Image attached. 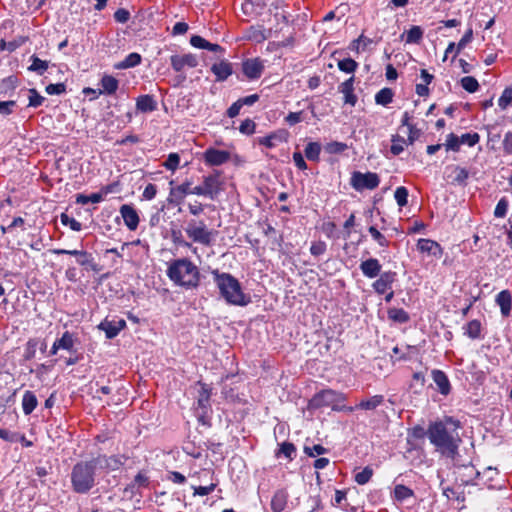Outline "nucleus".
<instances>
[{
	"label": "nucleus",
	"instance_id": "1",
	"mask_svg": "<svg viewBox=\"0 0 512 512\" xmlns=\"http://www.w3.org/2000/svg\"><path fill=\"white\" fill-rule=\"evenodd\" d=\"M458 428V422L452 418H446L444 421L431 423L427 430V437L438 452L445 457L454 459L461 443L457 432Z\"/></svg>",
	"mask_w": 512,
	"mask_h": 512
},
{
	"label": "nucleus",
	"instance_id": "2",
	"mask_svg": "<svg viewBox=\"0 0 512 512\" xmlns=\"http://www.w3.org/2000/svg\"><path fill=\"white\" fill-rule=\"evenodd\" d=\"M212 276L220 295L228 304L246 306L250 303V297L243 292L240 282L233 275L213 270Z\"/></svg>",
	"mask_w": 512,
	"mask_h": 512
},
{
	"label": "nucleus",
	"instance_id": "3",
	"mask_svg": "<svg viewBox=\"0 0 512 512\" xmlns=\"http://www.w3.org/2000/svg\"><path fill=\"white\" fill-rule=\"evenodd\" d=\"M166 274L175 285L186 289L195 288L199 284V269L187 258L171 261Z\"/></svg>",
	"mask_w": 512,
	"mask_h": 512
},
{
	"label": "nucleus",
	"instance_id": "4",
	"mask_svg": "<svg viewBox=\"0 0 512 512\" xmlns=\"http://www.w3.org/2000/svg\"><path fill=\"white\" fill-rule=\"evenodd\" d=\"M96 471L97 468L92 459L76 463L71 471L73 490L80 494L89 492L96 484Z\"/></svg>",
	"mask_w": 512,
	"mask_h": 512
},
{
	"label": "nucleus",
	"instance_id": "5",
	"mask_svg": "<svg viewBox=\"0 0 512 512\" xmlns=\"http://www.w3.org/2000/svg\"><path fill=\"white\" fill-rule=\"evenodd\" d=\"M184 231L192 242L206 247L213 244L216 236V231L209 229L203 220H190Z\"/></svg>",
	"mask_w": 512,
	"mask_h": 512
},
{
	"label": "nucleus",
	"instance_id": "6",
	"mask_svg": "<svg viewBox=\"0 0 512 512\" xmlns=\"http://www.w3.org/2000/svg\"><path fill=\"white\" fill-rule=\"evenodd\" d=\"M199 390H198V398H197V407H196V414L198 417V420L202 424H206V418L208 417V413L211 411V404H210V396H211V389L208 387V385L198 382Z\"/></svg>",
	"mask_w": 512,
	"mask_h": 512
},
{
	"label": "nucleus",
	"instance_id": "7",
	"mask_svg": "<svg viewBox=\"0 0 512 512\" xmlns=\"http://www.w3.org/2000/svg\"><path fill=\"white\" fill-rule=\"evenodd\" d=\"M379 183V176L374 172L362 173L356 171L351 177V186L357 191H363L364 189L373 190L378 187Z\"/></svg>",
	"mask_w": 512,
	"mask_h": 512
},
{
	"label": "nucleus",
	"instance_id": "8",
	"mask_svg": "<svg viewBox=\"0 0 512 512\" xmlns=\"http://www.w3.org/2000/svg\"><path fill=\"white\" fill-rule=\"evenodd\" d=\"M344 399L343 394L338 393L336 391L327 389L322 390L313 396V398L309 401V407L312 409H318L321 407H333L336 403L342 401Z\"/></svg>",
	"mask_w": 512,
	"mask_h": 512
},
{
	"label": "nucleus",
	"instance_id": "9",
	"mask_svg": "<svg viewBox=\"0 0 512 512\" xmlns=\"http://www.w3.org/2000/svg\"><path fill=\"white\" fill-rule=\"evenodd\" d=\"M94 465L97 470H105V471H115L118 470L126 460L123 456H106L99 455L95 458H92Z\"/></svg>",
	"mask_w": 512,
	"mask_h": 512
},
{
	"label": "nucleus",
	"instance_id": "10",
	"mask_svg": "<svg viewBox=\"0 0 512 512\" xmlns=\"http://www.w3.org/2000/svg\"><path fill=\"white\" fill-rule=\"evenodd\" d=\"M264 67V61L258 57L247 59L242 63L243 74L250 80L260 78Z\"/></svg>",
	"mask_w": 512,
	"mask_h": 512
},
{
	"label": "nucleus",
	"instance_id": "11",
	"mask_svg": "<svg viewBox=\"0 0 512 512\" xmlns=\"http://www.w3.org/2000/svg\"><path fill=\"white\" fill-rule=\"evenodd\" d=\"M396 272L385 271L379 275V278L372 284L373 289L378 294H385L392 289V284L396 280Z\"/></svg>",
	"mask_w": 512,
	"mask_h": 512
},
{
	"label": "nucleus",
	"instance_id": "12",
	"mask_svg": "<svg viewBox=\"0 0 512 512\" xmlns=\"http://www.w3.org/2000/svg\"><path fill=\"white\" fill-rule=\"evenodd\" d=\"M170 62L176 72L182 71L185 67L194 68L198 65L197 57L193 54L172 55Z\"/></svg>",
	"mask_w": 512,
	"mask_h": 512
},
{
	"label": "nucleus",
	"instance_id": "13",
	"mask_svg": "<svg viewBox=\"0 0 512 512\" xmlns=\"http://www.w3.org/2000/svg\"><path fill=\"white\" fill-rule=\"evenodd\" d=\"M230 159L229 152L225 150H218L215 148H208L204 152V160L210 166H219L226 163Z\"/></svg>",
	"mask_w": 512,
	"mask_h": 512
},
{
	"label": "nucleus",
	"instance_id": "14",
	"mask_svg": "<svg viewBox=\"0 0 512 512\" xmlns=\"http://www.w3.org/2000/svg\"><path fill=\"white\" fill-rule=\"evenodd\" d=\"M120 214L129 230L134 231L137 229L140 219L136 209L133 206L129 204H123L120 207Z\"/></svg>",
	"mask_w": 512,
	"mask_h": 512
},
{
	"label": "nucleus",
	"instance_id": "15",
	"mask_svg": "<svg viewBox=\"0 0 512 512\" xmlns=\"http://www.w3.org/2000/svg\"><path fill=\"white\" fill-rule=\"evenodd\" d=\"M417 248L422 253H427L437 259L441 258L443 250L434 240L421 238L418 240Z\"/></svg>",
	"mask_w": 512,
	"mask_h": 512
},
{
	"label": "nucleus",
	"instance_id": "16",
	"mask_svg": "<svg viewBox=\"0 0 512 512\" xmlns=\"http://www.w3.org/2000/svg\"><path fill=\"white\" fill-rule=\"evenodd\" d=\"M381 264L376 258H369L362 261L360 264V270L362 274L370 279H373L381 274Z\"/></svg>",
	"mask_w": 512,
	"mask_h": 512
},
{
	"label": "nucleus",
	"instance_id": "17",
	"mask_svg": "<svg viewBox=\"0 0 512 512\" xmlns=\"http://www.w3.org/2000/svg\"><path fill=\"white\" fill-rule=\"evenodd\" d=\"M126 323L124 320L119 321H102L98 328L105 332L106 338L113 339L115 338L119 332L125 327Z\"/></svg>",
	"mask_w": 512,
	"mask_h": 512
},
{
	"label": "nucleus",
	"instance_id": "18",
	"mask_svg": "<svg viewBox=\"0 0 512 512\" xmlns=\"http://www.w3.org/2000/svg\"><path fill=\"white\" fill-rule=\"evenodd\" d=\"M211 71L216 76V81L222 82L232 75L233 68L230 62L223 60L218 63H214L211 66Z\"/></svg>",
	"mask_w": 512,
	"mask_h": 512
},
{
	"label": "nucleus",
	"instance_id": "19",
	"mask_svg": "<svg viewBox=\"0 0 512 512\" xmlns=\"http://www.w3.org/2000/svg\"><path fill=\"white\" fill-rule=\"evenodd\" d=\"M339 91L344 95V103L355 106L357 96L354 94V76L339 85Z\"/></svg>",
	"mask_w": 512,
	"mask_h": 512
},
{
	"label": "nucleus",
	"instance_id": "20",
	"mask_svg": "<svg viewBox=\"0 0 512 512\" xmlns=\"http://www.w3.org/2000/svg\"><path fill=\"white\" fill-rule=\"evenodd\" d=\"M220 182L217 174L205 176L203 179V187L206 192V197L214 200L220 191Z\"/></svg>",
	"mask_w": 512,
	"mask_h": 512
},
{
	"label": "nucleus",
	"instance_id": "21",
	"mask_svg": "<svg viewBox=\"0 0 512 512\" xmlns=\"http://www.w3.org/2000/svg\"><path fill=\"white\" fill-rule=\"evenodd\" d=\"M495 302L500 307L503 317H508L512 309V295L508 290H502L496 295Z\"/></svg>",
	"mask_w": 512,
	"mask_h": 512
},
{
	"label": "nucleus",
	"instance_id": "22",
	"mask_svg": "<svg viewBox=\"0 0 512 512\" xmlns=\"http://www.w3.org/2000/svg\"><path fill=\"white\" fill-rule=\"evenodd\" d=\"M434 383L436 384L439 392L442 395H448L451 391L450 381L447 375L438 369H434L431 372Z\"/></svg>",
	"mask_w": 512,
	"mask_h": 512
},
{
	"label": "nucleus",
	"instance_id": "23",
	"mask_svg": "<svg viewBox=\"0 0 512 512\" xmlns=\"http://www.w3.org/2000/svg\"><path fill=\"white\" fill-rule=\"evenodd\" d=\"M288 502V493L285 490H277L271 499V509L273 512H282L285 510Z\"/></svg>",
	"mask_w": 512,
	"mask_h": 512
},
{
	"label": "nucleus",
	"instance_id": "24",
	"mask_svg": "<svg viewBox=\"0 0 512 512\" xmlns=\"http://www.w3.org/2000/svg\"><path fill=\"white\" fill-rule=\"evenodd\" d=\"M136 108L142 113L153 112L157 109V103L152 95H141L136 100Z\"/></svg>",
	"mask_w": 512,
	"mask_h": 512
},
{
	"label": "nucleus",
	"instance_id": "25",
	"mask_svg": "<svg viewBox=\"0 0 512 512\" xmlns=\"http://www.w3.org/2000/svg\"><path fill=\"white\" fill-rule=\"evenodd\" d=\"M38 405L36 395L32 391H25L22 397V409L25 415H30Z\"/></svg>",
	"mask_w": 512,
	"mask_h": 512
},
{
	"label": "nucleus",
	"instance_id": "26",
	"mask_svg": "<svg viewBox=\"0 0 512 512\" xmlns=\"http://www.w3.org/2000/svg\"><path fill=\"white\" fill-rule=\"evenodd\" d=\"M100 84L102 87L101 92L108 95L114 94L119 86L118 80L111 75L103 76Z\"/></svg>",
	"mask_w": 512,
	"mask_h": 512
},
{
	"label": "nucleus",
	"instance_id": "27",
	"mask_svg": "<svg viewBox=\"0 0 512 512\" xmlns=\"http://www.w3.org/2000/svg\"><path fill=\"white\" fill-rule=\"evenodd\" d=\"M286 132L281 131L278 133H272L259 139V144L267 148H273L276 146V142H285Z\"/></svg>",
	"mask_w": 512,
	"mask_h": 512
},
{
	"label": "nucleus",
	"instance_id": "28",
	"mask_svg": "<svg viewBox=\"0 0 512 512\" xmlns=\"http://www.w3.org/2000/svg\"><path fill=\"white\" fill-rule=\"evenodd\" d=\"M452 184L465 186L467 179L469 177V172L467 169L460 166L452 167Z\"/></svg>",
	"mask_w": 512,
	"mask_h": 512
},
{
	"label": "nucleus",
	"instance_id": "29",
	"mask_svg": "<svg viewBox=\"0 0 512 512\" xmlns=\"http://www.w3.org/2000/svg\"><path fill=\"white\" fill-rule=\"evenodd\" d=\"M384 402L382 395H374L369 399L362 400L357 406V409L374 410Z\"/></svg>",
	"mask_w": 512,
	"mask_h": 512
},
{
	"label": "nucleus",
	"instance_id": "30",
	"mask_svg": "<svg viewBox=\"0 0 512 512\" xmlns=\"http://www.w3.org/2000/svg\"><path fill=\"white\" fill-rule=\"evenodd\" d=\"M30 60L31 64L28 67L29 71L36 72L38 75H43L47 71L49 67L48 61L42 60L35 55H32Z\"/></svg>",
	"mask_w": 512,
	"mask_h": 512
},
{
	"label": "nucleus",
	"instance_id": "31",
	"mask_svg": "<svg viewBox=\"0 0 512 512\" xmlns=\"http://www.w3.org/2000/svg\"><path fill=\"white\" fill-rule=\"evenodd\" d=\"M388 318L397 323H406L409 321V314L402 308H390L388 310Z\"/></svg>",
	"mask_w": 512,
	"mask_h": 512
},
{
	"label": "nucleus",
	"instance_id": "32",
	"mask_svg": "<svg viewBox=\"0 0 512 512\" xmlns=\"http://www.w3.org/2000/svg\"><path fill=\"white\" fill-rule=\"evenodd\" d=\"M464 334L467 335L471 339H478L481 335V323L479 320H471L464 327Z\"/></svg>",
	"mask_w": 512,
	"mask_h": 512
},
{
	"label": "nucleus",
	"instance_id": "33",
	"mask_svg": "<svg viewBox=\"0 0 512 512\" xmlns=\"http://www.w3.org/2000/svg\"><path fill=\"white\" fill-rule=\"evenodd\" d=\"M141 63V55L138 53H130L125 57L123 61H121L119 64L116 65V68L118 69H127L132 68Z\"/></svg>",
	"mask_w": 512,
	"mask_h": 512
},
{
	"label": "nucleus",
	"instance_id": "34",
	"mask_svg": "<svg viewBox=\"0 0 512 512\" xmlns=\"http://www.w3.org/2000/svg\"><path fill=\"white\" fill-rule=\"evenodd\" d=\"M56 342L58 343L60 349L71 352L74 348L75 338L72 333L66 331L63 333L61 338L56 340Z\"/></svg>",
	"mask_w": 512,
	"mask_h": 512
},
{
	"label": "nucleus",
	"instance_id": "35",
	"mask_svg": "<svg viewBox=\"0 0 512 512\" xmlns=\"http://www.w3.org/2000/svg\"><path fill=\"white\" fill-rule=\"evenodd\" d=\"M304 152L308 160L318 161L321 153V145L318 142H309Z\"/></svg>",
	"mask_w": 512,
	"mask_h": 512
},
{
	"label": "nucleus",
	"instance_id": "36",
	"mask_svg": "<svg viewBox=\"0 0 512 512\" xmlns=\"http://www.w3.org/2000/svg\"><path fill=\"white\" fill-rule=\"evenodd\" d=\"M393 91L390 88H383L375 95V102L379 105L386 106L392 102Z\"/></svg>",
	"mask_w": 512,
	"mask_h": 512
},
{
	"label": "nucleus",
	"instance_id": "37",
	"mask_svg": "<svg viewBox=\"0 0 512 512\" xmlns=\"http://www.w3.org/2000/svg\"><path fill=\"white\" fill-rule=\"evenodd\" d=\"M340 71L351 74L354 73L358 68V63L352 58H345L338 61L337 64Z\"/></svg>",
	"mask_w": 512,
	"mask_h": 512
},
{
	"label": "nucleus",
	"instance_id": "38",
	"mask_svg": "<svg viewBox=\"0 0 512 512\" xmlns=\"http://www.w3.org/2000/svg\"><path fill=\"white\" fill-rule=\"evenodd\" d=\"M412 489L408 488L405 485H396L394 488V497L397 501L403 502L404 500L413 496Z\"/></svg>",
	"mask_w": 512,
	"mask_h": 512
},
{
	"label": "nucleus",
	"instance_id": "39",
	"mask_svg": "<svg viewBox=\"0 0 512 512\" xmlns=\"http://www.w3.org/2000/svg\"><path fill=\"white\" fill-rule=\"evenodd\" d=\"M246 37L256 43H261L266 40L264 30L260 27H250L247 31Z\"/></svg>",
	"mask_w": 512,
	"mask_h": 512
},
{
	"label": "nucleus",
	"instance_id": "40",
	"mask_svg": "<svg viewBox=\"0 0 512 512\" xmlns=\"http://www.w3.org/2000/svg\"><path fill=\"white\" fill-rule=\"evenodd\" d=\"M423 37V30L420 26H412L406 33L407 43H419Z\"/></svg>",
	"mask_w": 512,
	"mask_h": 512
},
{
	"label": "nucleus",
	"instance_id": "41",
	"mask_svg": "<svg viewBox=\"0 0 512 512\" xmlns=\"http://www.w3.org/2000/svg\"><path fill=\"white\" fill-rule=\"evenodd\" d=\"M373 476V469L370 466H366L362 471L358 472L354 476V480L359 485L367 484Z\"/></svg>",
	"mask_w": 512,
	"mask_h": 512
},
{
	"label": "nucleus",
	"instance_id": "42",
	"mask_svg": "<svg viewBox=\"0 0 512 512\" xmlns=\"http://www.w3.org/2000/svg\"><path fill=\"white\" fill-rule=\"evenodd\" d=\"M296 448L293 443L283 442L280 444L279 451L276 453V456L284 455L289 460H292L295 457Z\"/></svg>",
	"mask_w": 512,
	"mask_h": 512
},
{
	"label": "nucleus",
	"instance_id": "43",
	"mask_svg": "<svg viewBox=\"0 0 512 512\" xmlns=\"http://www.w3.org/2000/svg\"><path fill=\"white\" fill-rule=\"evenodd\" d=\"M391 142L392 145L390 151L393 155H399L402 153L404 151V146L407 144L406 140L399 135L392 136Z\"/></svg>",
	"mask_w": 512,
	"mask_h": 512
},
{
	"label": "nucleus",
	"instance_id": "44",
	"mask_svg": "<svg viewBox=\"0 0 512 512\" xmlns=\"http://www.w3.org/2000/svg\"><path fill=\"white\" fill-rule=\"evenodd\" d=\"M512 105V87H506L498 99V106L501 110L507 109Z\"/></svg>",
	"mask_w": 512,
	"mask_h": 512
},
{
	"label": "nucleus",
	"instance_id": "45",
	"mask_svg": "<svg viewBox=\"0 0 512 512\" xmlns=\"http://www.w3.org/2000/svg\"><path fill=\"white\" fill-rule=\"evenodd\" d=\"M461 86L469 93H474L479 89V83L476 78L472 76H465L461 79Z\"/></svg>",
	"mask_w": 512,
	"mask_h": 512
},
{
	"label": "nucleus",
	"instance_id": "46",
	"mask_svg": "<svg viewBox=\"0 0 512 512\" xmlns=\"http://www.w3.org/2000/svg\"><path fill=\"white\" fill-rule=\"evenodd\" d=\"M394 198L400 207L406 206L408 203V190L403 186L396 188Z\"/></svg>",
	"mask_w": 512,
	"mask_h": 512
},
{
	"label": "nucleus",
	"instance_id": "47",
	"mask_svg": "<svg viewBox=\"0 0 512 512\" xmlns=\"http://www.w3.org/2000/svg\"><path fill=\"white\" fill-rule=\"evenodd\" d=\"M328 452V449L320 444H314L313 446H304V453L309 457H316L323 455Z\"/></svg>",
	"mask_w": 512,
	"mask_h": 512
},
{
	"label": "nucleus",
	"instance_id": "48",
	"mask_svg": "<svg viewBox=\"0 0 512 512\" xmlns=\"http://www.w3.org/2000/svg\"><path fill=\"white\" fill-rule=\"evenodd\" d=\"M509 202L506 198H501L494 210V216L496 218H504L508 211Z\"/></svg>",
	"mask_w": 512,
	"mask_h": 512
},
{
	"label": "nucleus",
	"instance_id": "49",
	"mask_svg": "<svg viewBox=\"0 0 512 512\" xmlns=\"http://www.w3.org/2000/svg\"><path fill=\"white\" fill-rule=\"evenodd\" d=\"M372 238L378 243L381 247H388L389 241L387 238L381 234L374 226H370L368 229Z\"/></svg>",
	"mask_w": 512,
	"mask_h": 512
},
{
	"label": "nucleus",
	"instance_id": "50",
	"mask_svg": "<svg viewBox=\"0 0 512 512\" xmlns=\"http://www.w3.org/2000/svg\"><path fill=\"white\" fill-rule=\"evenodd\" d=\"M61 222L65 226H69L73 231H80L82 229V224L76 219L69 217L67 214H61Z\"/></svg>",
	"mask_w": 512,
	"mask_h": 512
},
{
	"label": "nucleus",
	"instance_id": "51",
	"mask_svg": "<svg viewBox=\"0 0 512 512\" xmlns=\"http://www.w3.org/2000/svg\"><path fill=\"white\" fill-rule=\"evenodd\" d=\"M460 138V144H467L470 147L475 146L479 140L480 136L478 133H465L461 135Z\"/></svg>",
	"mask_w": 512,
	"mask_h": 512
},
{
	"label": "nucleus",
	"instance_id": "52",
	"mask_svg": "<svg viewBox=\"0 0 512 512\" xmlns=\"http://www.w3.org/2000/svg\"><path fill=\"white\" fill-rule=\"evenodd\" d=\"M29 106L30 107H39L44 102L45 98L41 96L36 89L29 90Z\"/></svg>",
	"mask_w": 512,
	"mask_h": 512
},
{
	"label": "nucleus",
	"instance_id": "53",
	"mask_svg": "<svg viewBox=\"0 0 512 512\" xmlns=\"http://www.w3.org/2000/svg\"><path fill=\"white\" fill-rule=\"evenodd\" d=\"M445 147L447 151H458L460 147V138L457 135L450 133L447 136Z\"/></svg>",
	"mask_w": 512,
	"mask_h": 512
},
{
	"label": "nucleus",
	"instance_id": "54",
	"mask_svg": "<svg viewBox=\"0 0 512 512\" xmlns=\"http://www.w3.org/2000/svg\"><path fill=\"white\" fill-rule=\"evenodd\" d=\"M180 157L177 153H170L166 159L164 166L166 169L175 171L179 165Z\"/></svg>",
	"mask_w": 512,
	"mask_h": 512
},
{
	"label": "nucleus",
	"instance_id": "55",
	"mask_svg": "<svg viewBox=\"0 0 512 512\" xmlns=\"http://www.w3.org/2000/svg\"><path fill=\"white\" fill-rule=\"evenodd\" d=\"M216 486H217V484L212 482L207 486H192V488L194 490V495L206 496V495L210 494L211 492H213L215 490Z\"/></svg>",
	"mask_w": 512,
	"mask_h": 512
},
{
	"label": "nucleus",
	"instance_id": "56",
	"mask_svg": "<svg viewBox=\"0 0 512 512\" xmlns=\"http://www.w3.org/2000/svg\"><path fill=\"white\" fill-rule=\"evenodd\" d=\"M36 348L37 341L35 339L28 340V342L26 343V349L24 353L25 360H31L35 357Z\"/></svg>",
	"mask_w": 512,
	"mask_h": 512
},
{
	"label": "nucleus",
	"instance_id": "57",
	"mask_svg": "<svg viewBox=\"0 0 512 512\" xmlns=\"http://www.w3.org/2000/svg\"><path fill=\"white\" fill-rule=\"evenodd\" d=\"M425 385V376L422 372H416L413 374V383L412 387L416 390L415 392H420Z\"/></svg>",
	"mask_w": 512,
	"mask_h": 512
},
{
	"label": "nucleus",
	"instance_id": "58",
	"mask_svg": "<svg viewBox=\"0 0 512 512\" xmlns=\"http://www.w3.org/2000/svg\"><path fill=\"white\" fill-rule=\"evenodd\" d=\"M473 38V30L472 28H469L463 37L460 39V41L457 43V51L456 55L468 44L472 41Z\"/></svg>",
	"mask_w": 512,
	"mask_h": 512
},
{
	"label": "nucleus",
	"instance_id": "59",
	"mask_svg": "<svg viewBox=\"0 0 512 512\" xmlns=\"http://www.w3.org/2000/svg\"><path fill=\"white\" fill-rule=\"evenodd\" d=\"M45 90L49 95H60L65 92L66 86L64 83L49 84Z\"/></svg>",
	"mask_w": 512,
	"mask_h": 512
},
{
	"label": "nucleus",
	"instance_id": "60",
	"mask_svg": "<svg viewBox=\"0 0 512 512\" xmlns=\"http://www.w3.org/2000/svg\"><path fill=\"white\" fill-rule=\"evenodd\" d=\"M239 131L243 134L250 135L255 131V123L251 119L244 120L240 126Z\"/></svg>",
	"mask_w": 512,
	"mask_h": 512
},
{
	"label": "nucleus",
	"instance_id": "61",
	"mask_svg": "<svg viewBox=\"0 0 512 512\" xmlns=\"http://www.w3.org/2000/svg\"><path fill=\"white\" fill-rule=\"evenodd\" d=\"M114 19L118 23H126L130 19V12L127 9L119 8L114 13Z\"/></svg>",
	"mask_w": 512,
	"mask_h": 512
},
{
	"label": "nucleus",
	"instance_id": "62",
	"mask_svg": "<svg viewBox=\"0 0 512 512\" xmlns=\"http://www.w3.org/2000/svg\"><path fill=\"white\" fill-rule=\"evenodd\" d=\"M171 236L174 244L187 248L192 247V244L190 242H187L186 240L183 239V236L180 231H172Z\"/></svg>",
	"mask_w": 512,
	"mask_h": 512
},
{
	"label": "nucleus",
	"instance_id": "63",
	"mask_svg": "<svg viewBox=\"0 0 512 512\" xmlns=\"http://www.w3.org/2000/svg\"><path fill=\"white\" fill-rule=\"evenodd\" d=\"M326 251V244L323 241L313 242L310 247V252L314 256H320Z\"/></svg>",
	"mask_w": 512,
	"mask_h": 512
},
{
	"label": "nucleus",
	"instance_id": "64",
	"mask_svg": "<svg viewBox=\"0 0 512 512\" xmlns=\"http://www.w3.org/2000/svg\"><path fill=\"white\" fill-rule=\"evenodd\" d=\"M16 106V102L13 100L0 102V114L10 115Z\"/></svg>",
	"mask_w": 512,
	"mask_h": 512
}]
</instances>
